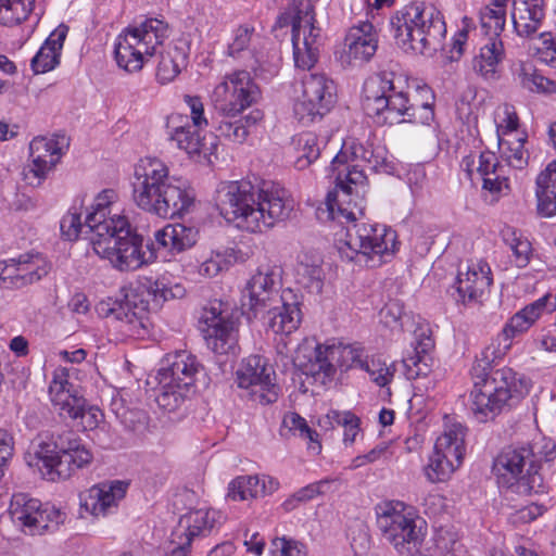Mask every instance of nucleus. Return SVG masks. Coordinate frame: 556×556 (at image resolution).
I'll use <instances>...</instances> for the list:
<instances>
[{
    "label": "nucleus",
    "instance_id": "47",
    "mask_svg": "<svg viewBox=\"0 0 556 556\" xmlns=\"http://www.w3.org/2000/svg\"><path fill=\"white\" fill-rule=\"evenodd\" d=\"M282 425L287 428L293 435H298L303 440L307 441L308 448L313 453H319L321 446L318 442V433L311 429L304 418H302L296 413H290L285 416L282 420Z\"/></svg>",
    "mask_w": 556,
    "mask_h": 556
},
{
    "label": "nucleus",
    "instance_id": "57",
    "mask_svg": "<svg viewBox=\"0 0 556 556\" xmlns=\"http://www.w3.org/2000/svg\"><path fill=\"white\" fill-rule=\"evenodd\" d=\"M403 315L404 305L399 300H390L379 312L380 321L392 329L401 326Z\"/></svg>",
    "mask_w": 556,
    "mask_h": 556
},
{
    "label": "nucleus",
    "instance_id": "40",
    "mask_svg": "<svg viewBox=\"0 0 556 556\" xmlns=\"http://www.w3.org/2000/svg\"><path fill=\"white\" fill-rule=\"evenodd\" d=\"M551 293H546L517 312L507 325L518 334L527 331L542 315L548 313Z\"/></svg>",
    "mask_w": 556,
    "mask_h": 556
},
{
    "label": "nucleus",
    "instance_id": "10",
    "mask_svg": "<svg viewBox=\"0 0 556 556\" xmlns=\"http://www.w3.org/2000/svg\"><path fill=\"white\" fill-rule=\"evenodd\" d=\"M377 528L382 540L399 554L410 555L421 546L426 533L424 521L400 501H387L375 508Z\"/></svg>",
    "mask_w": 556,
    "mask_h": 556
},
{
    "label": "nucleus",
    "instance_id": "62",
    "mask_svg": "<svg viewBox=\"0 0 556 556\" xmlns=\"http://www.w3.org/2000/svg\"><path fill=\"white\" fill-rule=\"evenodd\" d=\"M534 343L546 352H556V323L540 330L534 337Z\"/></svg>",
    "mask_w": 556,
    "mask_h": 556
},
{
    "label": "nucleus",
    "instance_id": "34",
    "mask_svg": "<svg viewBox=\"0 0 556 556\" xmlns=\"http://www.w3.org/2000/svg\"><path fill=\"white\" fill-rule=\"evenodd\" d=\"M41 502L25 493L14 494L10 503V515L15 525L29 535L37 534V521Z\"/></svg>",
    "mask_w": 556,
    "mask_h": 556
},
{
    "label": "nucleus",
    "instance_id": "31",
    "mask_svg": "<svg viewBox=\"0 0 556 556\" xmlns=\"http://www.w3.org/2000/svg\"><path fill=\"white\" fill-rule=\"evenodd\" d=\"M67 33L68 27L61 24L50 34L30 61L34 74L50 72L59 65Z\"/></svg>",
    "mask_w": 556,
    "mask_h": 556
},
{
    "label": "nucleus",
    "instance_id": "27",
    "mask_svg": "<svg viewBox=\"0 0 556 556\" xmlns=\"http://www.w3.org/2000/svg\"><path fill=\"white\" fill-rule=\"evenodd\" d=\"M506 58V51L501 37L491 36L480 47L479 52L472 59V70L486 81H494L501 77L502 64Z\"/></svg>",
    "mask_w": 556,
    "mask_h": 556
},
{
    "label": "nucleus",
    "instance_id": "54",
    "mask_svg": "<svg viewBox=\"0 0 556 556\" xmlns=\"http://www.w3.org/2000/svg\"><path fill=\"white\" fill-rule=\"evenodd\" d=\"M527 444L532 450L535 464L539 465V471L542 462L548 463L556 457V444L552 439L542 437Z\"/></svg>",
    "mask_w": 556,
    "mask_h": 556
},
{
    "label": "nucleus",
    "instance_id": "52",
    "mask_svg": "<svg viewBox=\"0 0 556 556\" xmlns=\"http://www.w3.org/2000/svg\"><path fill=\"white\" fill-rule=\"evenodd\" d=\"M480 23L489 37H501L506 24V13L485 7L480 12Z\"/></svg>",
    "mask_w": 556,
    "mask_h": 556
},
{
    "label": "nucleus",
    "instance_id": "26",
    "mask_svg": "<svg viewBox=\"0 0 556 556\" xmlns=\"http://www.w3.org/2000/svg\"><path fill=\"white\" fill-rule=\"evenodd\" d=\"M126 489L127 484L122 481L93 485L80 495V506L92 516H105L125 496Z\"/></svg>",
    "mask_w": 556,
    "mask_h": 556
},
{
    "label": "nucleus",
    "instance_id": "48",
    "mask_svg": "<svg viewBox=\"0 0 556 556\" xmlns=\"http://www.w3.org/2000/svg\"><path fill=\"white\" fill-rule=\"evenodd\" d=\"M326 419L331 427H334V426L343 427V429H344L343 441L345 444L354 443L356 435L359 432V424H361L359 418L355 414H353L349 410L340 412L337 409H331L326 415Z\"/></svg>",
    "mask_w": 556,
    "mask_h": 556
},
{
    "label": "nucleus",
    "instance_id": "12",
    "mask_svg": "<svg viewBox=\"0 0 556 556\" xmlns=\"http://www.w3.org/2000/svg\"><path fill=\"white\" fill-rule=\"evenodd\" d=\"M184 290L178 285L174 289L167 288L163 279L146 278L136 288L130 289L123 300L115 301L109 309V315L124 323L128 331L135 332L146 328L148 313L159 307L168 299L181 296Z\"/></svg>",
    "mask_w": 556,
    "mask_h": 556
},
{
    "label": "nucleus",
    "instance_id": "41",
    "mask_svg": "<svg viewBox=\"0 0 556 556\" xmlns=\"http://www.w3.org/2000/svg\"><path fill=\"white\" fill-rule=\"evenodd\" d=\"M295 152L294 165L302 170L308 167L320 155L318 138L313 132H302L292 139Z\"/></svg>",
    "mask_w": 556,
    "mask_h": 556
},
{
    "label": "nucleus",
    "instance_id": "55",
    "mask_svg": "<svg viewBox=\"0 0 556 556\" xmlns=\"http://www.w3.org/2000/svg\"><path fill=\"white\" fill-rule=\"evenodd\" d=\"M271 547L275 552H279L280 556H307V546L294 539L281 536L271 541Z\"/></svg>",
    "mask_w": 556,
    "mask_h": 556
},
{
    "label": "nucleus",
    "instance_id": "50",
    "mask_svg": "<svg viewBox=\"0 0 556 556\" xmlns=\"http://www.w3.org/2000/svg\"><path fill=\"white\" fill-rule=\"evenodd\" d=\"M520 84L530 91L552 93L556 91V84L540 74L535 68L522 65L519 71Z\"/></svg>",
    "mask_w": 556,
    "mask_h": 556
},
{
    "label": "nucleus",
    "instance_id": "19",
    "mask_svg": "<svg viewBox=\"0 0 556 556\" xmlns=\"http://www.w3.org/2000/svg\"><path fill=\"white\" fill-rule=\"evenodd\" d=\"M238 387L248 391V395L260 404H270L278 400L279 387L276 384L274 368L261 355L243 358L236 372Z\"/></svg>",
    "mask_w": 556,
    "mask_h": 556
},
{
    "label": "nucleus",
    "instance_id": "22",
    "mask_svg": "<svg viewBox=\"0 0 556 556\" xmlns=\"http://www.w3.org/2000/svg\"><path fill=\"white\" fill-rule=\"evenodd\" d=\"M68 141L65 136L36 137L29 143L30 163L25 172L28 185L38 187L61 161Z\"/></svg>",
    "mask_w": 556,
    "mask_h": 556
},
{
    "label": "nucleus",
    "instance_id": "20",
    "mask_svg": "<svg viewBox=\"0 0 556 556\" xmlns=\"http://www.w3.org/2000/svg\"><path fill=\"white\" fill-rule=\"evenodd\" d=\"M219 302H213L203 308L200 316V329L207 348L218 355H236L238 350L237 323L224 314Z\"/></svg>",
    "mask_w": 556,
    "mask_h": 556
},
{
    "label": "nucleus",
    "instance_id": "45",
    "mask_svg": "<svg viewBox=\"0 0 556 556\" xmlns=\"http://www.w3.org/2000/svg\"><path fill=\"white\" fill-rule=\"evenodd\" d=\"M296 281L311 293H320L324 285V271L318 263L304 256L296 266Z\"/></svg>",
    "mask_w": 556,
    "mask_h": 556
},
{
    "label": "nucleus",
    "instance_id": "5",
    "mask_svg": "<svg viewBox=\"0 0 556 556\" xmlns=\"http://www.w3.org/2000/svg\"><path fill=\"white\" fill-rule=\"evenodd\" d=\"M193 190L180 178L169 176L157 159H146L136 167L132 200L146 213L169 219L188 213L194 203Z\"/></svg>",
    "mask_w": 556,
    "mask_h": 556
},
{
    "label": "nucleus",
    "instance_id": "42",
    "mask_svg": "<svg viewBox=\"0 0 556 556\" xmlns=\"http://www.w3.org/2000/svg\"><path fill=\"white\" fill-rule=\"evenodd\" d=\"M187 65V55L177 47L161 53L156 67V78L161 84L173 81Z\"/></svg>",
    "mask_w": 556,
    "mask_h": 556
},
{
    "label": "nucleus",
    "instance_id": "35",
    "mask_svg": "<svg viewBox=\"0 0 556 556\" xmlns=\"http://www.w3.org/2000/svg\"><path fill=\"white\" fill-rule=\"evenodd\" d=\"M261 36L255 33L251 25L243 24L232 30L230 40L227 43L226 54L235 60L245 56L258 62V46Z\"/></svg>",
    "mask_w": 556,
    "mask_h": 556
},
{
    "label": "nucleus",
    "instance_id": "39",
    "mask_svg": "<svg viewBox=\"0 0 556 556\" xmlns=\"http://www.w3.org/2000/svg\"><path fill=\"white\" fill-rule=\"evenodd\" d=\"M269 316L268 325L275 333L289 334L298 329L301 323V311L298 303H288L287 296H283L282 303L278 308L266 311Z\"/></svg>",
    "mask_w": 556,
    "mask_h": 556
},
{
    "label": "nucleus",
    "instance_id": "7",
    "mask_svg": "<svg viewBox=\"0 0 556 556\" xmlns=\"http://www.w3.org/2000/svg\"><path fill=\"white\" fill-rule=\"evenodd\" d=\"M397 45L405 51H435L446 35L439 9L431 3L412 2L397 10L390 20Z\"/></svg>",
    "mask_w": 556,
    "mask_h": 556
},
{
    "label": "nucleus",
    "instance_id": "43",
    "mask_svg": "<svg viewBox=\"0 0 556 556\" xmlns=\"http://www.w3.org/2000/svg\"><path fill=\"white\" fill-rule=\"evenodd\" d=\"M34 0H0V25L16 26L26 21L34 10Z\"/></svg>",
    "mask_w": 556,
    "mask_h": 556
},
{
    "label": "nucleus",
    "instance_id": "32",
    "mask_svg": "<svg viewBox=\"0 0 556 556\" xmlns=\"http://www.w3.org/2000/svg\"><path fill=\"white\" fill-rule=\"evenodd\" d=\"M11 288H23L39 281L50 271V264L39 254H23L13 258Z\"/></svg>",
    "mask_w": 556,
    "mask_h": 556
},
{
    "label": "nucleus",
    "instance_id": "44",
    "mask_svg": "<svg viewBox=\"0 0 556 556\" xmlns=\"http://www.w3.org/2000/svg\"><path fill=\"white\" fill-rule=\"evenodd\" d=\"M213 124L218 136L233 143H243L249 136L248 127L239 116H225L216 114Z\"/></svg>",
    "mask_w": 556,
    "mask_h": 556
},
{
    "label": "nucleus",
    "instance_id": "38",
    "mask_svg": "<svg viewBox=\"0 0 556 556\" xmlns=\"http://www.w3.org/2000/svg\"><path fill=\"white\" fill-rule=\"evenodd\" d=\"M169 131V139L175 141L180 150H184L190 156L198 155L205 151V143L197 127H193L188 122L185 124H175V118H172L167 125Z\"/></svg>",
    "mask_w": 556,
    "mask_h": 556
},
{
    "label": "nucleus",
    "instance_id": "2",
    "mask_svg": "<svg viewBox=\"0 0 556 556\" xmlns=\"http://www.w3.org/2000/svg\"><path fill=\"white\" fill-rule=\"evenodd\" d=\"M331 170L336 173V188L326 197V208H319V218L327 214L328 219L338 220L340 224L349 223L337 239L338 252L342 260L349 262L365 263L371 261L370 266L381 263L383 255H391L396 247V233L392 229L381 225L356 223L363 215V207L346 201L353 193V186H364L366 175L358 164H346V154L340 151L331 162Z\"/></svg>",
    "mask_w": 556,
    "mask_h": 556
},
{
    "label": "nucleus",
    "instance_id": "61",
    "mask_svg": "<svg viewBox=\"0 0 556 556\" xmlns=\"http://www.w3.org/2000/svg\"><path fill=\"white\" fill-rule=\"evenodd\" d=\"M496 132L500 130H516L519 127V118L514 108L504 105L496 114Z\"/></svg>",
    "mask_w": 556,
    "mask_h": 556
},
{
    "label": "nucleus",
    "instance_id": "28",
    "mask_svg": "<svg viewBox=\"0 0 556 556\" xmlns=\"http://www.w3.org/2000/svg\"><path fill=\"white\" fill-rule=\"evenodd\" d=\"M545 17L544 0H514L511 21L515 33L521 38H532Z\"/></svg>",
    "mask_w": 556,
    "mask_h": 556
},
{
    "label": "nucleus",
    "instance_id": "11",
    "mask_svg": "<svg viewBox=\"0 0 556 556\" xmlns=\"http://www.w3.org/2000/svg\"><path fill=\"white\" fill-rule=\"evenodd\" d=\"M204 367L198 357L188 351L167 354L157 372L160 407L172 412L180 407L192 392L199 375Z\"/></svg>",
    "mask_w": 556,
    "mask_h": 556
},
{
    "label": "nucleus",
    "instance_id": "13",
    "mask_svg": "<svg viewBox=\"0 0 556 556\" xmlns=\"http://www.w3.org/2000/svg\"><path fill=\"white\" fill-rule=\"evenodd\" d=\"M493 472L500 486L516 493L544 492L543 476L528 444L518 443L502 448L494 458Z\"/></svg>",
    "mask_w": 556,
    "mask_h": 556
},
{
    "label": "nucleus",
    "instance_id": "15",
    "mask_svg": "<svg viewBox=\"0 0 556 556\" xmlns=\"http://www.w3.org/2000/svg\"><path fill=\"white\" fill-rule=\"evenodd\" d=\"M516 372L510 368L494 371L477 381L470 392V410L480 422L492 420L508 401L519 394Z\"/></svg>",
    "mask_w": 556,
    "mask_h": 556
},
{
    "label": "nucleus",
    "instance_id": "58",
    "mask_svg": "<svg viewBox=\"0 0 556 556\" xmlns=\"http://www.w3.org/2000/svg\"><path fill=\"white\" fill-rule=\"evenodd\" d=\"M541 46L538 48L539 59L556 68V36L551 33L540 34Z\"/></svg>",
    "mask_w": 556,
    "mask_h": 556
},
{
    "label": "nucleus",
    "instance_id": "33",
    "mask_svg": "<svg viewBox=\"0 0 556 556\" xmlns=\"http://www.w3.org/2000/svg\"><path fill=\"white\" fill-rule=\"evenodd\" d=\"M218 513L213 509H198L190 511L180 518L179 527L184 532L175 531L173 533L174 540H182L185 545H190L193 538L199 535H206L215 527L217 522Z\"/></svg>",
    "mask_w": 556,
    "mask_h": 556
},
{
    "label": "nucleus",
    "instance_id": "51",
    "mask_svg": "<svg viewBox=\"0 0 556 556\" xmlns=\"http://www.w3.org/2000/svg\"><path fill=\"white\" fill-rule=\"evenodd\" d=\"M67 516L65 511L49 504H41L37 521V534L45 531H54L60 525H63Z\"/></svg>",
    "mask_w": 556,
    "mask_h": 556
},
{
    "label": "nucleus",
    "instance_id": "36",
    "mask_svg": "<svg viewBox=\"0 0 556 556\" xmlns=\"http://www.w3.org/2000/svg\"><path fill=\"white\" fill-rule=\"evenodd\" d=\"M536 198L540 214L546 217L556 214V161L538 176Z\"/></svg>",
    "mask_w": 556,
    "mask_h": 556
},
{
    "label": "nucleus",
    "instance_id": "60",
    "mask_svg": "<svg viewBox=\"0 0 556 556\" xmlns=\"http://www.w3.org/2000/svg\"><path fill=\"white\" fill-rule=\"evenodd\" d=\"M185 102L190 110L192 126L202 130L208 125L207 118L204 115V105L199 97L185 96Z\"/></svg>",
    "mask_w": 556,
    "mask_h": 556
},
{
    "label": "nucleus",
    "instance_id": "24",
    "mask_svg": "<svg viewBox=\"0 0 556 556\" xmlns=\"http://www.w3.org/2000/svg\"><path fill=\"white\" fill-rule=\"evenodd\" d=\"M71 368L58 367L53 371L49 386V397L61 417L77 420L86 399L80 394L78 386L71 381Z\"/></svg>",
    "mask_w": 556,
    "mask_h": 556
},
{
    "label": "nucleus",
    "instance_id": "63",
    "mask_svg": "<svg viewBox=\"0 0 556 556\" xmlns=\"http://www.w3.org/2000/svg\"><path fill=\"white\" fill-rule=\"evenodd\" d=\"M102 417L103 414L101 410L96 406H88L86 401L77 420H79L78 425L81 426L84 430H92L97 428Z\"/></svg>",
    "mask_w": 556,
    "mask_h": 556
},
{
    "label": "nucleus",
    "instance_id": "23",
    "mask_svg": "<svg viewBox=\"0 0 556 556\" xmlns=\"http://www.w3.org/2000/svg\"><path fill=\"white\" fill-rule=\"evenodd\" d=\"M377 49L376 28L370 22L361 21L349 28L339 60L343 66L358 67L369 62Z\"/></svg>",
    "mask_w": 556,
    "mask_h": 556
},
{
    "label": "nucleus",
    "instance_id": "8",
    "mask_svg": "<svg viewBox=\"0 0 556 556\" xmlns=\"http://www.w3.org/2000/svg\"><path fill=\"white\" fill-rule=\"evenodd\" d=\"M367 355L359 345L354 344H313L305 341L299 345L293 357L294 365L305 376H311L320 383L330 380L337 368L348 370L361 368Z\"/></svg>",
    "mask_w": 556,
    "mask_h": 556
},
{
    "label": "nucleus",
    "instance_id": "56",
    "mask_svg": "<svg viewBox=\"0 0 556 556\" xmlns=\"http://www.w3.org/2000/svg\"><path fill=\"white\" fill-rule=\"evenodd\" d=\"M226 255L222 252H212L199 266L198 273L204 278H213L227 268Z\"/></svg>",
    "mask_w": 556,
    "mask_h": 556
},
{
    "label": "nucleus",
    "instance_id": "6",
    "mask_svg": "<svg viewBox=\"0 0 556 556\" xmlns=\"http://www.w3.org/2000/svg\"><path fill=\"white\" fill-rule=\"evenodd\" d=\"M25 462L51 482L66 480L92 460L91 452L73 431L39 437L25 453Z\"/></svg>",
    "mask_w": 556,
    "mask_h": 556
},
{
    "label": "nucleus",
    "instance_id": "4",
    "mask_svg": "<svg viewBox=\"0 0 556 556\" xmlns=\"http://www.w3.org/2000/svg\"><path fill=\"white\" fill-rule=\"evenodd\" d=\"M426 101L417 103L408 94L407 78L392 68L370 75L363 85L362 106L367 116L379 125L419 123L429 125L434 118V96L429 88L420 90Z\"/></svg>",
    "mask_w": 556,
    "mask_h": 556
},
{
    "label": "nucleus",
    "instance_id": "46",
    "mask_svg": "<svg viewBox=\"0 0 556 556\" xmlns=\"http://www.w3.org/2000/svg\"><path fill=\"white\" fill-rule=\"evenodd\" d=\"M502 237L513 253L516 266L519 268L526 267L530 262L532 252L530 241L511 227L504 228Z\"/></svg>",
    "mask_w": 556,
    "mask_h": 556
},
{
    "label": "nucleus",
    "instance_id": "53",
    "mask_svg": "<svg viewBox=\"0 0 556 556\" xmlns=\"http://www.w3.org/2000/svg\"><path fill=\"white\" fill-rule=\"evenodd\" d=\"M363 370L367 371L371 380L379 387H386L393 378L394 370L380 359L367 358L364 362Z\"/></svg>",
    "mask_w": 556,
    "mask_h": 556
},
{
    "label": "nucleus",
    "instance_id": "16",
    "mask_svg": "<svg viewBox=\"0 0 556 556\" xmlns=\"http://www.w3.org/2000/svg\"><path fill=\"white\" fill-rule=\"evenodd\" d=\"M466 428L458 421L445 417L444 430L437 439L434 451L425 468L430 482L447 480L457 469L465 455Z\"/></svg>",
    "mask_w": 556,
    "mask_h": 556
},
{
    "label": "nucleus",
    "instance_id": "25",
    "mask_svg": "<svg viewBox=\"0 0 556 556\" xmlns=\"http://www.w3.org/2000/svg\"><path fill=\"white\" fill-rule=\"evenodd\" d=\"M492 283L491 268L485 262L470 263L466 271L458 270L455 288L458 301L464 304L478 302Z\"/></svg>",
    "mask_w": 556,
    "mask_h": 556
},
{
    "label": "nucleus",
    "instance_id": "30",
    "mask_svg": "<svg viewBox=\"0 0 556 556\" xmlns=\"http://www.w3.org/2000/svg\"><path fill=\"white\" fill-rule=\"evenodd\" d=\"M198 239L199 229L185 224H168L154 232V240L159 248L172 254L192 248Z\"/></svg>",
    "mask_w": 556,
    "mask_h": 556
},
{
    "label": "nucleus",
    "instance_id": "1",
    "mask_svg": "<svg viewBox=\"0 0 556 556\" xmlns=\"http://www.w3.org/2000/svg\"><path fill=\"white\" fill-rule=\"evenodd\" d=\"M62 237L77 240L90 233L93 252L121 271L136 270L151 263L155 255L143 251V238L131 227L119 207V194L114 189L100 191L81 223V214L70 210L60 222Z\"/></svg>",
    "mask_w": 556,
    "mask_h": 556
},
{
    "label": "nucleus",
    "instance_id": "37",
    "mask_svg": "<svg viewBox=\"0 0 556 556\" xmlns=\"http://www.w3.org/2000/svg\"><path fill=\"white\" fill-rule=\"evenodd\" d=\"M517 333L506 324L502 331L492 339L491 343L482 350L479 357H477V366L475 370L480 368L483 375L491 367L501 361L511 348V340Z\"/></svg>",
    "mask_w": 556,
    "mask_h": 556
},
{
    "label": "nucleus",
    "instance_id": "21",
    "mask_svg": "<svg viewBox=\"0 0 556 556\" xmlns=\"http://www.w3.org/2000/svg\"><path fill=\"white\" fill-rule=\"evenodd\" d=\"M277 275L269 266L260 267L247 282L242 293V306L254 318L263 317L266 311L278 308L286 292L279 294Z\"/></svg>",
    "mask_w": 556,
    "mask_h": 556
},
{
    "label": "nucleus",
    "instance_id": "17",
    "mask_svg": "<svg viewBox=\"0 0 556 556\" xmlns=\"http://www.w3.org/2000/svg\"><path fill=\"white\" fill-rule=\"evenodd\" d=\"M261 98V90L250 73L235 71L224 76L215 86L211 101L216 114L240 116L243 111L255 104Z\"/></svg>",
    "mask_w": 556,
    "mask_h": 556
},
{
    "label": "nucleus",
    "instance_id": "49",
    "mask_svg": "<svg viewBox=\"0 0 556 556\" xmlns=\"http://www.w3.org/2000/svg\"><path fill=\"white\" fill-rule=\"evenodd\" d=\"M258 476H239L228 484L227 497L231 501H248L258 497Z\"/></svg>",
    "mask_w": 556,
    "mask_h": 556
},
{
    "label": "nucleus",
    "instance_id": "14",
    "mask_svg": "<svg viewBox=\"0 0 556 556\" xmlns=\"http://www.w3.org/2000/svg\"><path fill=\"white\" fill-rule=\"evenodd\" d=\"M167 36V24L157 18H147L138 26L127 27L114 43L118 67L128 73L140 71L147 58L156 53Z\"/></svg>",
    "mask_w": 556,
    "mask_h": 556
},
{
    "label": "nucleus",
    "instance_id": "59",
    "mask_svg": "<svg viewBox=\"0 0 556 556\" xmlns=\"http://www.w3.org/2000/svg\"><path fill=\"white\" fill-rule=\"evenodd\" d=\"M117 417L126 429L138 432L142 430L147 425V414L140 409H125L122 413H117Z\"/></svg>",
    "mask_w": 556,
    "mask_h": 556
},
{
    "label": "nucleus",
    "instance_id": "64",
    "mask_svg": "<svg viewBox=\"0 0 556 556\" xmlns=\"http://www.w3.org/2000/svg\"><path fill=\"white\" fill-rule=\"evenodd\" d=\"M14 451L13 437L4 429H0V479L4 475V467Z\"/></svg>",
    "mask_w": 556,
    "mask_h": 556
},
{
    "label": "nucleus",
    "instance_id": "9",
    "mask_svg": "<svg viewBox=\"0 0 556 556\" xmlns=\"http://www.w3.org/2000/svg\"><path fill=\"white\" fill-rule=\"evenodd\" d=\"M513 146L500 148L505 163L491 151H483L477 157L465 156L462 166L472 182H482V188L491 193L501 194L509 191L511 168L522 169L528 163V152L525 143L517 141Z\"/></svg>",
    "mask_w": 556,
    "mask_h": 556
},
{
    "label": "nucleus",
    "instance_id": "18",
    "mask_svg": "<svg viewBox=\"0 0 556 556\" xmlns=\"http://www.w3.org/2000/svg\"><path fill=\"white\" fill-rule=\"evenodd\" d=\"M336 98L337 87L329 76L324 73L305 74L302 78L301 93L293 105L294 114L301 122H313L331 110Z\"/></svg>",
    "mask_w": 556,
    "mask_h": 556
},
{
    "label": "nucleus",
    "instance_id": "29",
    "mask_svg": "<svg viewBox=\"0 0 556 556\" xmlns=\"http://www.w3.org/2000/svg\"><path fill=\"white\" fill-rule=\"evenodd\" d=\"M413 346V355L403 359L405 375L409 380L427 377L431 372L432 357L430 351L433 349L434 342L429 334V329L419 328L415 330Z\"/></svg>",
    "mask_w": 556,
    "mask_h": 556
},
{
    "label": "nucleus",
    "instance_id": "3",
    "mask_svg": "<svg viewBox=\"0 0 556 556\" xmlns=\"http://www.w3.org/2000/svg\"><path fill=\"white\" fill-rule=\"evenodd\" d=\"M215 205L219 214L238 228L262 232L287 219L294 201L285 188L274 182L257 186L239 180L217 186Z\"/></svg>",
    "mask_w": 556,
    "mask_h": 556
}]
</instances>
